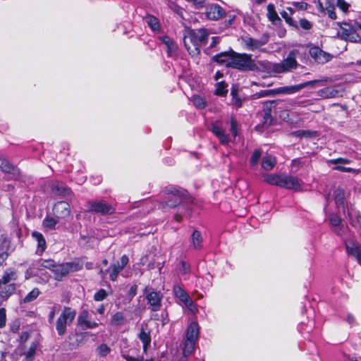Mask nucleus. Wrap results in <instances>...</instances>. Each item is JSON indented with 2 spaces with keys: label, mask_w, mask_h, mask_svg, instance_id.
<instances>
[{
  "label": "nucleus",
  "mask_w": 361,
  "mask_h": 361,
  "mask_svg": "<svg viewBox=\"0 0 361 361\" xmlns=\"http://www.w3.org/2000/svg\"><path fill=\"white\" fill-rule=\"evenodd\" d=\"M295 50L290 51L287 57L281 63H271L268 61H259V64L263 67L265 71L269 74H280L291 71L295 69L298 66Z\"/></svg>",
  "instance_id": "nucleus-1"
},
{
  "label": "nucleus",
  "mask_w": 361,
  "mask_h": 361,
  "mask_svg": "<svg viewBox=\"0 0 361 361\" xmlns=\"http://www.w3.org/2000/svg\"><path fill=\"white\" fill-rule=\"evenodd\" d=\"M94 266L92 262H85L84 259H78L75 262L66 263V267L62 265H57L55 262L52 259L42 260L40 263L39 269H51L52 271H78L80 269H93Z\"/></svg>",
  "instance_id": "nucleus-2"
},
{
  "label": "nucleus",
  "mask_w": 361,
  "mask_h": 361,
  "mask_svg": "<svg viewBox=\"0 0 361 361\" xmlns=\"http://www.w3.org/2000/svg\"><path fill=\"white\" fill-rule=\"evenodd\" d=\"M230 68H235L242 71H254L259 70L257 64L254 60H252L251 55L247 54H239L235 51H233Z\"/></svg>",
  "instance_id": "nucleus-3"
},
{
  "label": "nucleus",
  "mask_w": 361,
  "mask_h": 361,
  "mask_svg": "<svg viewBox=\"0 0 361 361\" xmlns=\"http://www.w3.org/2000/svg\"><path fill=\"white\" fill-rule=\"evenodd\" d=\"M16 272H6L0 279V299L1 302L6 300L16 290Z\"/></svg>",
  "instance_id": "nucleus-4"
},
{
  "label": "nucleus",
  "mask_w": 361,
  "mask_h": 361,
  "mask_svg": "<svg viewBox=\"0 0 361 361\" xmlns=\"http://www.w3.org/2000/svg\"><path fill=\"white\" fill-rule=\"evenodd\" d=\"M167 192L173 195V197L165 202L166 206L173 208L181 203L188 204L192 202L191 197L184 189L172 188L168 189Z\"/></svg>",
  "instance_id": "nucleus-5"
},
{
  "label": "nucleus",
  "mask_w": 361,
  "mask_h": 361,
  "mask_svg": "<svg viewBox=\"0 0 361 361\" xmlns=\"http://www.w3.org/2000/svg\"><path fill=\"white\" fill-rule=\"evenodd\" d=\"M75 312L72 310L71 307H64L62 314L56 321V331L59 335H63L66 330V325L73 322Z\"/></svg>",
  "instance_id": "nucleus-6"
},
{
  "label": "nucleus",
  "mask_w": 361,
  "mask_h": 361,
  "mask_svg": "<svg viewBox=\"0 0 361 361\" xmlns=\"http://www.w3.org/2000/svg\"><path fill=\"white\" fill-rule=\"evenodd\" d=\"M87 205L89 207L88 212L99 213L102 215L111 214L115 211L111 204L103 200L89 201Z\"/></svg>",
  "instance_id": "nucleus-7"
},
{
  "label": "nucleus",
  "mask_w": 361,
  "mask_h": 361,
  "mask_svg": "<svg viewBox=\"0 0 361 361\" xmlns=\"http://www.w3.org/2000/svg\"><path fill=\"white\" fill-rule=\"evenodd\" d=\"M341 37L350 42H360L361 38L355 31V23H342L340 24Z\"/></svg>",
  "instance_id": "nucleus-8"
},
{
  "label": "nucleus",
  "mask_w": 361,
  "mask_h": 361,
  "mask_svg": "<svg viewBox=\"0 0 361 361\" xmlns=\"http://www.w3.org/2000/svg\"><path fill=\"white\" fill-rule=\"evenodd\" d=\"M52 195L60 198H71L73 196L71 190L63 183L59 181H52L50 184Z\"/></svg>",
  "instance_id": "nucleus-9"
},
{
  "label": "nucleus",
  "mask_w": 361,
  "mask_h": 361,
  "mask_svg": "<svg viewBox=\"0 0 361 361\" xmlns=\"http://www.w3.org/2000/svg\"><path fill=\"white\" fill-rule=\"evenodd\" d=\"M143 293L152 311H158L161 306L162 295L156 291H149L147 287L143 290Z\"/></svg>",
  "instance_id": "nucleus-10"
},
{
  "label": "nucleus",
  "mask_w": 361,
  "mask_h": 361,
  "mask_svg": "<svg viewBox=\"0 0 361 361\" xmlns=\"http://www.w3.org/2000/svg\"><path fill=\"white\" fill-rule=\"evenodd\" d=\"M309 54L317 63L324 64L331 60L333 56L323 51L319 47H312L309 49Z\"/></svg>",
  "instance_id": "nucleus-11"
},
{
  "label": "nucleus",
  "mask_w": 361,
  "mask_h": 361,
  "mask_svg": "<svg viewBox=\"0 0 361 361\" xmlns=\"http://www.w3.org/2000/svg\"><path fill=\"white\" fill-rule=\"evenodd\" d=\"M225 16V10L218 4H211L206 7L205 16L209 20H218Z\"/></svg>",
  "instance_id": "nucleus-12"
},
{
  "label": "nucleus",
  "mask_w": 361,
  "mask_h": 361,
  "mask_svg": "<svg viewBox=\"0 0 361 361\" xmlns=\"http://www.w3.org/2000/svg\"><path fill=\"white\" fill-rule=\"evenodd\" d=\"M300 181L295 177L287 175H281L279 187L289 190H299L300 188Z\"/></svg>",
  "instance_id": "nucleus-13"
},
{
  "label": "nucleus",
  "mask_w": 361,
  "mask_h": 361,
  "mask_svg": "<svg viewBox=\"0 0 361 361\" xmlns=\"http://www.w3.org/2000/svg\"><path fill=\"white\" fill-rule=\"evenodd\" d=\"M268 39L269 35L267 34H264L259 39L245 37L243 39V41L247 49L254 50L259 49L262 46L266 44L268 42Z\"/></svg>",
  "instance_id": "nucleus-14"
},
{
  "label": "nucleus",
  "mask_w": 361,
  "mask_h": 361,
  "mask_svg": "<svg viewBox=\"0 0 361 361\" xmlns=\"http://www.w3.org/2000/svg\"><path fill=\"white\" fill-rule=\"evenodd\" d=\"M53 212L57 218H66L70 214V205L66 201H59L54 204Z\"/></svg>",
  "instance_id": "nucleus-15"
},
{
  "label": "nucleus",
  "mask_w": 361,
  "mask_h": 361,
  "mask_svg": "<svg viewBox=\"0 0 361 361\" xmlns=\"http://www.w3.org/2000/svg\"><path fill=\"white\" fill-rule=\"evenodd\" d=\"M0 169L4 173H9L13 178H18L20 176L18 169L11 164L7 160L0 158Z\"/></svg>",
  "instance_id": "nucleus-16"
},
{
  "label": "nucleus",
  "mask_w": 361,
  "mask_h": 361,
  "mask_svg": "<svg viewBox=\"0 0 361 361\" xmlns=\"http://www.w3.org/2000/svg\"><path fill=\"white\" fill-rule=\"evenodd\" d=\"M333 195L337 207L341 208L343 214H345L346 204L345 193L344 190L338 187L334 190Z\"/></svg>",
  "instance_id": "nucleus-17"
},
{
  "label": "nucleus",
  "mask_w": 361,
  "mask_h": 361,
  "mask_svg": "<svg viewBox=\"0 0 361 361\" xmlns=\"http://www.w3.org/2000/svg\"><path fill=\"white\" fill-rule=\"evenodd\" d=\"M318 95L323 98H335L342 96V91L336 87H329L319 90Z\"/></svg>",
  "instance_id": "nucleus-18"
},
{
  "label": "nucleus",
  "mask_w": 361,
  "mask_h": 361,
  "mask_svg": "<svg viewBox=\"0 0 361 361\" xmlns=\"http://www.w3.org/2000/svg\"><path fill=\"white\" fill-rule=\"evenodd\" d=\"M209 130L219 139L220 142L222 145H227L229 142V137L225 133L224 129L220 126L212 124L209 128Z\"/></svg>",
  "instance_id": "nucleus-19"
},
{
  "label": "nucleus",
  "mask_w": 361,
  "mask_h": 361,
  "mask_svg": "<svg viewBox=\"0 0 361 361\" xmlns=\"http://www.w3.org/2000/svg\"><path fill=\"white\" fill-rule=\"evenodd\" d=\"M233 50L221 52L213 57V60L230 68L231 61L233 56Z\"/></svg>",
  "instance_id": "nucleus-20"
},
{
  "label": "nucleus",
  "mask_w": 361,
  "mask_h": 361,
  "mask_svg": "<svg viewBox=\"0 0 361 361\" xmlns=\"http://www.w3.org/2000/svg\"><path fill=\"white\" fill-rule=\"evenodd\" d=\"M138 338L142 342L144 350L146 351L151 342L150 331L148 329L147 324L142 326Z\"/></svg>",
  "instance_id": "nucleus-21"
},
{
  "label": "nucleus",
  "mask_w": 361,
  "mask_h": 361,
  "mask_svg": "<svg viewBox=\"0 0 361 361\" xmlns=\"http://www.w3.org/2000/svg\"><path fill=\"white\" fill-rule=\"evenodd\" d=\"M345 214L348 216L352 226H355L357 221H360V219H361L359 211L353 205L349 206L348 204H346Z\"/></svg>",
  "instance_id": "nucleus-22"
},
{
  "label": "nucleus",
  "mask_w": 361,
  "mask_h": 361,
  "mask_svg": "<svg viewBox=\"0 0 361 361\" xmlns=\"http://www.w3.org/2000/svg\"><path fill=\"white\" fill-rule=\"evenodd\" d=\"M78 323L80 325H85V329H92L97 326V323L88 320V312L82 311L78 318Z\"/></svg>",
  "instance_id": "nucleus-23"
},
{
  "label": "nucleus",
  "mask_w": 361,
  "mask_h": 361,
  "mask_svg": "<svg viewBox=\"0 0 361 361\" xmlns=\"http://www.w3.org/2000/svg\"><path fill=\"white\" fill-rule=\"evenodd\" d=\"M191 32L192 34L195 35L196 40L200 47L207 44L209 33L206 29L201 28L195 30H191Z\"/></svg>",
  "instance_id": "nucleus-24"
},
{
  "label": "nucleus",
  "mask_w": 361,
  "mask_h": 361,
  "mask_svg": "<svg viewBox=\"0 0 361 361\" xmlns=\"http://www.w3.org/2000/svg\"><path fill=\"white\" fill-rule=\"evenodd\" d=\"M199 335V326L196 322H192L188 327L186 340L196 341Z\"/></svg>",
  "instance_id": "nucleus-25"
},
{
  "label": "nucleus",
  "mask_w": 361,
  "mask_h": 361,
  "mask_svg": "<svg viewBox=\"0 0 361 361\" xmlns=\"http://www.w3.org/2000/svg\"><path fill=\"white\" fill-rule=\"evenodd\" d=\"M346 250L348 255L355 257L361 266V247L354 243L347 244Z\"/></svg>",
  "instance_id": "nucleus-26"
},
{
  "label": "nucleus",
  "mask_w": 361,
  "mask_h": 361,
  "mask_svg": "<svg viewBox=\"0 0 361 361\" xmlns=\"http://www.w3.org/2000/svg\"><path fill=\"white\" fill-rule=\"evenodd\" d=\"M184 44L191 56H197L200 53V49L197 47V45L192 44L189 34L184 37Z\"/></svg>",
  "instance_id": "nucleus-27"
},
{
  "label": "nucleus",
  "mask_w": 361,
  "mask_h": 361,
  "mask_svg": "<svg viewBox=\"0 0 361 361\" xmlns=\"http://www.w3.org/2000/svg\"><path fill=\"white\" fill-rule=\"evenodd\" d=\"M202 236L200 231L195 230L191 235L192 246L195 250H200L202 248Z\"/></svg>",
  "instance_id": "nucleus-28"
},
{
  "label": "nucleus",
  "mask_w": 361,
  "mask_h": 361,
  "mask_svg": "<svg viewBox=\"0 0 361 361\" xmlns=\"http://www.w3.org/2000/svg\"><path fill=\"white\" fill-rule=\"evenodd\" d=\"M276 164L275 157L267 155L262 158V168L266 171L271 170Z\"/></svg>",
  "instance_id": "nucleus-29"
},
{
  "label": "nucleus",
  "mask_w": 361,
  "mask_h": 361,
  "mask_svg": "<svg viewBox=\"0 0 361 361\" xmlns=\"http://www.w3.org/2000/svg\"><path fill=\"white\" fill-rule=\"evenodd\" d=\"M162 42L166 46L167 51L169 56H171L177 49V45L172 39L168 36L161 37Z\"/></svg>",
  "instance_id": "nucleus-30"
},
{
  "label": "nucleus",
  "mask_w": 361,
  "mask_h": 361,
  "mask_svg": "<svg viewBox=\"0 0 361 361\" xmlns=\"http://www.w3.org/2000/svg\"><path fill=\"white\" fill-rule=\"evenodd\" d=\"M331 80L329 78L325 77L319 80H314L307 81L305 82H302L299 84V88H300V90L305 87L310 86L311 87H314L315 85L321 84L324 85V83H327L329 82H331Z\"/></svg>",
  "instance_id": "nucleus-31"
},
{
  "label": "nucleus",
  "mask_w": 361,
  "mask_h": 361,
  "mask_svg": "<svg viewBox=\"0 0 361 361\" xmlns=\"http://www.w3.org/2000/svg\"><path fill=\"white\" fill-rule=\"evenodd\" d=\"M267 16L274 24L281 21L279 16L275 11L274 6L271 4L267 6Z\"/></svg>",
  "instance_id": "nucleus-32"
},
{
  "label": "nucleus",
  "mask_w": 361,
  "mask_h": 361,
  "mask_svg": "<svg viewBox=\"0 0 361 361\" xmlns=\"http://www.w3.org/2000/svg\"><path fill=\"white\" fill-rule=\"evenodd\" d=\"M239 85H233L231 90V94L233 97V103L238 107L241 106L242 102L238 96Z\"/></svg>",
  "instance_id": "nucleus-33"
},
{
  "label": "nucleus",
  "mask_w": 361,
  "mask_h": 361,
  "mask_svg": "<svg viewBox=\"0 0 361 361\" xmlns=\"http://www.w3.org/2000/svg\"><path fill=\"white\" fill-rule=\"evenodd\" d=\"M32 235L37 241L38 249L42 252L46 248V241L44 236L37 231H34Z\"/></svg>",
  "instance_id": "nucleus-34"
},
{
  "label": "nucleus",
  "mask_w": 361,
  "mask_h": 361,
  "mask_svg": "<svg viewBox=\"0 0 361 361\" xmlns=\"http://www.w3.org/2000/svg\"><path fill=\"white\" fill-rule=\"evenodd\" d=\"M300 90V88H299V85H292V86H286L279 87L277 89L278 94H290L295 93Z\"/></svg>",
  "instance_id": "nucleus-35"
},
{
  "label": "nucleus",
  "mask_w": 361,
  "mask_h": 361,
  "mask_svg": "<svg viewBox=\"0 0 361 361\" xmlns=\"http://www.w3.org/2000/svg\"><path fill=\"white\" fill-rule=\"evenodd\" d=\"M331 225L334 227V231L338 234L341 235V228L339 227L341 219L339 216L336 214H332L329 218Z\"/></svg>",
  "instance_id": "nucleus-36"
},
{
  "label": "nucleus",
  "mask_w": 361,
  "mask_h": 361,
  "mask_svg": "<svg viewBox=\"0 0 361 361\" xmlns=\"http://www.w3.org/2000/svg\"><path fill=\"white\" fill-rule=\"evenodd\" d=\"M195 341L185 340L183 353L185 357H188L192 354L195 349Z\"/></svg>",
  "instance_id": "nucleus-37"
},
{
  "label": "nucleus",
  "mask_w": 361,
  "mask_h": 361,
  "mask_svg": "<svg viewBox=\"0 0 361 361\" xmlns=\"http://www.w3.org/2000/svg\"><path fill=\"white\" fill-rule=\"evenodd\" d=\"M228 93L227 85L224 82H220L216 85L215 94L219 96H226Z\"/></svg>",
  "instance_id": "nucleus-38"
},
{
  "label": "nucleus",
  "mask_w": 361,
  "mask_h": 361,
  "mask_svg": "<svg viewBox=\"0 0 361 361\" xmlns=\"http://www.w3.org/2000/svg\"><path fill=\"white\" fill-rule=\"evenodd\" d=\"M173 292L175 295L178 298L181 302H183L189 296L188 294L179 286H174Z\"/></svg>",
  "instance_id": "nucleus-39"
},
{
  "label": "nucleus",
  "mask_w": 361,
  "mask_h": 361,
  "mask_svg": "<svg viewBox=\"0 0 361 361\" xmlns=\"http://www.w3.org/2000/svg\"><path fill=\"white\" fill-rule=\"evenodd\" d=\"M128 261H129L128 257L126 255H123L121 257L120 261L117 262L116 264H114L112 271L122 270L123 269H124L126 265L128 263Z\"/></svg>",
  "instance_id": "nucleus-40"
},
{
  "label": "nucleus",
  "mask_w": 361,
  "mask_h": 361,
  "mask_svg": "<svg viewBox=\"0 0 361 361\" xmlns=\"http://www.w3.org/2000/svg\"><path fill=\"white\" fill-rule=\"evenodd\" d=\"M145 21L152 30L155 31L159 30V23L158 22L157 18H156L155 17L152 16H149L146 17Z\"/></svg>",
  "instance_id": "nucleus-41"
},
{
  "label": "nucleus",
  "mask_w": 361,
  "mask_h": 361,
  "mask_svg": "<svg viewBox=\"0 0 361 361\" xmlns=\"http://www.w3.org/2000/svg\"><path fill=\"white\" fill-rule=\"evenodd\" d=\"M125 317L121 312H116L112 316L111 324L114 326H120L123 324Z\"/></svg>",
  "instance_id": "nucleus-42"
},
{
  "label": "nucleus",
  "mask_w": 361,
  "mask_h": 361,
  "mask_svg": "<svg viewBox=\"0 0 361 361\" xmlns=\"http://www.w3.org/2000/svg\"><path fill=\"white\" fill-rule=\"evenodd\" d=\"M281 176H278L276 174H269L264 178V180L274 185L279 186L280 183Z\"/></svg>",
  "instance_id": "nucleus-43"
},
{
  "label": "nucleus",
  "mask_w": 361,
  "mask_h": 361,
  "mask_svg": "<svg viewBox=\"0 0 361 361\" xmlns=\"http://www.w3.org/2000/svg\"><path fill=\"white\" fill-rule=\"evenodd\" d=\"M262 151L260 149H256L252 153L250 157V164L253 166L258 164L261 157Z\"/></svg>",
  "instance_id": "nucleus-44"
},
{
  "label": "nucleus",
  "mask_w": 361,
  "mask_h": 361,
  "mask_svg": "<svg viewBox=\"0 0 361 361\" xmlns=\"http://www.w3.org/2000/svg\"><path fill=\"white\" fill-rule=\"evenodd\" d=\"M39 294V290L37 288H34L23 299L24 302H30L35 300Z\"/></svg>",
  "instance_id": "nucleus-45"
},
{
  "label": "nucleus",
  "mask_w": 361,
  "mask_h": 361,
  "mask_svg": "<svg viewBox=\"0 0 361 361\" xmlns=\"http://www.w3.org/2000/svg\"><path fill=\"white\" fill-rule=\"evenodd\" d=\"M38 277L41 280L40 282L49 283L51 285H54L52 274H49V272H39Z\"/></svg>",
  "instance_id": "nucleus-46"
},
{
  "label": "nucleus",
  "mask_w": 361,
  "mask_h": 361,
  "mask_svg": "<svg viewBox=\"0 0 361 361\" xmlns=\"http://www.w3.org/2000/svg\"><path fill=\"white\" fill-rule=\"evenodd\" d=\"M37 345L32 343L28 351L25 353L26 361H32L34 360Z\"/></svg>",
  "instance_id": "nucleus-47"
},
{
  "label": "nucleus",
  "mask_w": 361,
  "mask_h": 361,
  "mask_svg": "<svg viewBox=\"0 0 361 361\" xmlns=\"http://www.w3.org/2000/svg\"><path fill=\"white\" fill-rule=\"evenodd\" d=\"M111 351V348L106 344H102L97 348V353L102 357L108 355Z\"/></svg>",
  "instance_id": "nucleus-48"
},
{
  "label": "nucleus",
  "mask_w": 361,
  "mask_h": 361,
  "mask_svg": "<svg viewBox=\"0 0 361 361\" xmlns=\"http://www.w3.org/2000/svg\"><path fill=\"white\" fill-rule=\"evenodd\" d=\"M58 221L54 219V217L47 216L44 220V226L49 228H54L55 226L57 224Z\"/></svg>",
  "instance_id": "nucleus-49"
},
{
  "label": "nucleus",
  "mask_w": 361,
  "mask_h": 361,
  "mask_svg": "<svg viewBox=\"0 0 361 361\" xmlns=\"http://www.w3.org/2000/svg\"><path fill=\"white\" fill-rule=\"evenodd\" d=\"M277 102L278 101L276 100H269L265 102L264 103V111L271 113L272 109L276 107V104Z\"/></svg>",
  "instance_id": "nucleus-50"
},
{
  "label": "nucleus",
  "mask_w": 361,
  "mask_h": 361,
  "mask_svg": "<svg viewBox=\"0 0 361 361\" xmlns=\"http://www.w3.org/2000/svg\"><path fill=\"white\" fill-rule=\"evenodd\" d=\"M194 105L198 109H204L206 106L204 99L200 96H195L192 99Z\"/></svg>",
  "instance_id": "nucleus-51"
},
{
  "label": "nucleus",
  "mask_w": 361,
  "mask_h": 361,
  "mask_svg": "<svg viewBox=\"0 0 361 361\" xmlns=\"http://www.w3.org/2000/svg\"><path fill=\"white\" fill-rule=\"evenodd\" d=\"M68 272H51L53 276L54 285L56 286V281H60L63 277L67 276Z\"/></svg>",
  "instance_id": "nucleus-52"
},
{
  "label": "nucleus",
  "mask_w": 361,
  "mask_h": 361,
  "mask_svg": "<svg viewBox=\"0 0 361 361\" xmlns=\"http://www.w3.org/2000/svg\"><path fill=\"white\" fill-rule=\"evenodd\" d=\"M273 118L270 112H264L263 117V126H269L273 123Z\"/></svg>",
  "instance_id": "nucleus-53"
},
{
  "label": "nucleus",
  "mask_w": 361,
  "mask_h": 361,
  "mask_svg": "<svg viewBox=\"0 0 361 361\" xmlns=\"http://www.w3.org/2000/svg\"><path fill=\"white\" fill-rule=\"evenodd\" d=\"M276 91L277 89L262 90L260 92L257 93V97L272 96L276 94H278V92Z\"/></svg>",
  "instance_id": "nucleus-54"
},
{
  "label": "nucleus",
  "mask_w": 361,
  "mask_h": 361,
  "mask_svg": "<svg viewBox=\"0 0 361 361\" xmlns=\"http://www.w3.org/2000/svg\"><path fill=\"white\" fill-rule=\"evenodd\" d=\"M107 296V293L105 290L100 289L97 293H96L94 295V299L96 301H102L106 298Z\"/></svg>",
  "instance_id": "nucleus-55"
},
{
  "label": "nucleus",
  "mask_w": 361,
  "mask_h": 361,
  "mask_svg": "<svg viewBox=\"0 0 361 361\" xmlns=\"http://www.w3.org/2000/svg\"><path fill=\"white\" fill-rule=\"evenodd\" d=\"M350 160L345 158H338V159H334L329 161V164H335V165H341V164H346L350 163Z\"/></svg>",
  "instance_id": "nucleus-56"
},
{
  "label": "nucleus",
  "mask_w": 361,
  "mask_h": 361,
  "mask_svg": "<svg viewBox=\"0 0 361 361\" xmlns=\"http://www.w3.org/2000/svg\"><path fill=\"white\" fill-rule=\"evenodd\" d=\"M299 23H300V26L302 29H304V30H310V29L312 28V23H311L309 20H307V19H305V18H302V19H300V21H299Z\"/></svg>",
  "instance_id": "nucleus-57"
},
{
  "label": "nucleus",
  "mask_w": 361,
  "mask_h": 361,
  "mask_svg": "<svg viewBox=\"0 0 361 361\" xmlns=\"http://www.w3.org/2000/svg\"><path fill=\"white\" fill-rule=\"evenodd\" d=\"M293 6L295 7V10L305 11L307 8L308 4L306 2L300 1L293 2Z\"/></svg>",
  "instance_id": "nucleus-58"
},
{
  "label": "nucleus",
  "mask_w": 361,
  "mask_h": 361,
  "mask_svg": "<svg viewBox=\"0 0 361 361\" xmlns=\"http://www.w3.org/2000/svg\"><path fill=\"white\" fill-rule=\"evenodd\" d=\"M190 2L192 3L195 9H200L206 6L205 0H191Z\"/></svg>",
  "instance_id": "nucleus-59"
},
{
  "label": "nucleus",
  "mask_w": 361,
  "mask_h": 361,
  "mask_svg": "<svg viewBox=\"0 0 361 361\" xmlns=\"http://www.w3.org/2000/svg\"><path fill=\"white\" fill-rule=\"evenodd\" d=\"M137 285H133L128 293V298L129 301H131L132 299L137 294Z\"/></svg>",
  "instance_id": "nucleus-60"
},
{
  "label": "nucleus",
  "mask_w": 361,
  "mask_h": 361,
  "mask_svg": "<svg viewBox=\"0 0 361 361\" xmlns=\"http://www.w3.org/2000/svg\"><path fill=\"white\" fill-rule=\"evenodd\" d=\"M281 15L285 19L286 23H288L289 25L296 26V25L295 24V22L291 18V17H290L287 12L283 11L281 13Z\"/></svg>",
  "instance_id": "nucleus-61"
},
{
  "label": "nucleus",
  "mask_w": 361,
  "mask_h": 361,
  "mask_svg": "<svg viewBox=\"0 0 361 361\" xmlns=\"http://www.w3.org/2000/svg\"><path fill=\"white\" fill-rule=\"evenodd\" d=\"M231 132L234 137H235L237 135L238 123L234 119H231Z\"/></svg>",
  "instance_id": "nucleus-62"
},
{
  "label": "nucleus",
  "mask_w": 361,
  "mask_h": 361,
  "mask_svg": "<svg viewBox=\"0 0 361 361\" xmlns=\"http://www.w3.org/2000/svg\"><path fill=\"white\" fill-rule=\"evenodd\" d=\"M337 1V6L340 8L341 10H342L344 12L348 11L349 4H347L344 0H336Z\"/></svg>",
  "instance_id": "nucleus-63"
},
{
  "label": "nucleus",
  "mask_w": 361,
  "mask_h": 361,
  "mask_svg": "<svg viewBox=\"0 0 361 361\" xmlns=\"http://www.w3.org/2000/svg\"><path fill=\"white\" fill-rule=\"evenodd\" d=\"M6 325V310L4 308L0 309V328Z\"/></svg>",
  "instance_id": "nucleus-64"
}]
</instances>
